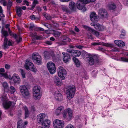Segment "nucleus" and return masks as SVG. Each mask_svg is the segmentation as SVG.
<instances>
[{"label":"nucleus","mask_w":128,"mask_h":128,"mask_svg":"<svg viewBox=\"0 0 128 128\" xmlns=\"http://www.w3.org/2000/svg\"><path fill=\"white\" fill-rule=\"evenodd\" d=\"M62 115L64 118L68 121L71 120L73 118L72 111L69 108L65 110Z\"/></svg>","instance_id":"f257e3e1"},{"label":"nucleus","mask_w":128,"mask_h":128,"mask_svg":"<svg viewBox=\"0 0 128 128\" xmlns=\"http://www.w3.org/2000/svg\"><path fill=\"white\" fill-rule=\"evenodd\" d=\"M40 89L39 86H35L33 88V96L34 98L36 100H38L41 98L42 95L40 93Z\"/></svg>","instance_id":"f03ea898"},{"label":"nucleus","mask_w":128,"mask_h":128,"mask_svg":"<svg viewBox=\"0 0 128 128\" xmlns=\"http://www.w3.org/2000/svg\"><path fill=\"white\" fill-rule=\"evenodd\" d=\"M76 90L75 86L74 85L69 86L66 91V94L68 98L70 100L74 96Z\"/></svg>","instance_id":"7ed1b4c3"},{"label":"nucleus","mask_w":128,"mask_h":128,"mask_svg":"<svg viewBox=\"0 0 128 128\" xmlns=\"http://www.w3.org/2000/svg\"><path fill=\"white\" fill-rule=\"evenodd\" d=\"M14 44V42L7 37H4L2 47L5 50L8 49L9 46H12Z\"/></svg>","instance_id":"20e7f679"},{"label":"nucleus","mask_w":128,"mask_h":128,"mask_svg":"<svg viewBox=\"0 0 128 128\" xmlns=\"http://www.w3.org/2000/svg\"><path fill=\"white\" fill-rule=\"evenodd\" d=\"M88 61L90 65H92L95 63H97L98 62V57L96 56L90 54H88Z\"/></svg>","instance_id":"39448f33"},{"label":"nucleus","mask_w":128,"mask_h":128,"mask_svg":"<svg viewBox=\"0 0 128 128\" xmlns=\"http://www.w3.org/2000/svg\"><path fill=\"white\" fill-rule=\"evenodd\" d=\"M24 67L26 70L29 69L34 72H36L37 70L33 64L30 62L29 60H26Z\"/></svg>","instance_id":"423d86ee"},{"label":"nucleus","mask_w":128,"mask_h":128,"mask_svg":"<svg viewBox=\"0 0 128 128\" xmlns=\"http://www.w3.org/2000/svg\"><path fill=\"white\" fill-rule=\"evenodd\" d=\"M64 124V121L58 119L55 120L53 122V126L54 128H63Z\"/></svg>","instance_id":"0eeeda50"},{"label":"nucleus","mask_w":128,"mask_h":128,"mask_svg":"<svg viewBox=\"0 0 128 128\" xmlns=\"http://www.w3.org/2000/svg\"><path fill=\"white\" fill-rule=\"evenodd\" d=\"M20 92L24 97L28 96L30 93L27 87L24 85H21L19 87Z\"/></svg>","instance_id":"6e6552de"},{"label":"nucleus","mask_w":128,"mask_h":128,"mask_svg":"<svg viewBox=\"0 0 128 128\" xmlns=\"http://www.w3.org/2000/svg\"><path fill=\"white\" fill-rule=\"evenodd\" d=\"M66 71L63 67L60 66L58 68V74L62 80L65 79V76L66 74Z\"/></svg>","instance_id":"1a4fd4ad"},{"label":"nucleus","mask_w":128,"mask_h":128,"mask_svg":"<svg viewBox=\"0 0 128 128\" xmlns=\"http://www.w3.org/2000/svg\"><path fill=\"white\" fill-rule=\"evenodd\" d=\"M48 118L47 115L44 113H41L38 115L37 116V120L38 122L40 124L43 123L44 121Z\"/></svg>","instance_id":"9d476101"},{"label":"nucleus","mask_w":128,"mask_h":128,"mask_svg":"<svg viewBox=\"0 0 128 128\" xmlns=\"http://www.w3.org/2000/svg\"><path fill=\"white\" fill-rule=\"evenodd\" d=\"M33 60L35 61L36 63L40 65L41 63V56L37 53H34L32 55Z\"/></svg>","instance_id":"9b49d317"},{"label":"nucleus","mask_w":128,"mask_h":128,"mask_svg":"<svg viewBox=\"0 0 128 128\" xmlns=\"http://www.w3.org/2000/svg\"><path fill=\"white\" fill-rule=\"evenodd\" d=\"M10 80H12L14 82L18 84H20V82L21 79L18 75L14 73L12 75V77H8Z\"/></svg>","instance_id":"f8f14e48"},{"label":"nucleus","mask_w":128,"mask_h":128,"mask_svg":"<svg viewBox=\"0 0 128 128\" xmlns=\"http://www.w3.org/2000/svg\"><path fill=\"white\" fill-rule=\"evenodd\" d=\"M47 67L51 74H53L55 72V66L54 63L52 62H48L47 64Z\"/></svg>","instance_id":"ddd939ff"},{"label":"nucleus","mask_w":128,"mask_h":128,"mask_svg":"<svg viewBox=\"0 0 128 128\" xmlns=\"http://www.w3.org/2000/svg\"><path fill=\"white\" fill-rule=\"evenodd\" d=\"M55 98L58 101H61L62 100V96L60 92L57 90H54L52 92Z\"/></svg>","instance_id":"4468645a"},{"label":"nucleus","mask_w":128,"mask_h":128,"mask_svg":"<svg viewBox=\"0 0 128 128\" xmlns=\"http://www.w3.org/2000/svg\"><path fill=\"white\" fill-rule=\"evenodd\" d=\"M2 100L3 101V104L4 108L6 109L9 108L11 105V102L8 101L7 98L6 96L5 98H3Z\"/></svg>","instance_id":"2eb2a0df"},{"label":"nucleus","mask_w":128,"mask_h":128,"mask_svg":"<svg viewBox=\"0 0 128 128\" xmlns=\"http://www.w3.org/2000/svg\"><path fill=\"white\" fill-rule=\"evenodd\" d=\"M83 26L84 28L86 29L87 30L91 32L96 37H98V36L99 34V32H98L87 26L83 25Z\"/></svg>","instance_id":"dca6fc26"},{"label":"nucleus","mask_w":128,"mask_h":128,"mask_svg":"<svg viewBox=\"0 0 128 128\" xmlns=\"http://www.w3.org/2000/svg\"><path fill=\"white\" fill-rule=\"evenodd\" d=\"M28 124V122H24L22 120H19L17 124V128H26V126Z\"/></svg>","instance_id":"f3484780"},{"label":"nucleus","mask_w":128,"mask_h":128,"mask_svg":"<svg viewBox=\"0 0 128 128\" xmlns=\"http://www.w3.org/2000/svg\"><path fill=\"white\" fill-rule=\"evenodd\" d=\"M98 14L99 16L102 18H106L107 16L108 13L105 9L101 8L100 9Z\"/></svg>","instance_id":"a211bd4d"},{"label":"nucleus","mask_w":128,"mask_h":128,"mask_svg":"<svg viewBox=\"0 0 128 128\" xmlns=\"http://www.w3.org/2000/svg\"><path fill=\"white\" fill-rule=\"evenodd\" d=\"M120 10L117 7L116 3H112V15L116 16L119 12Z\"/></svg>","instance_id":"6ab92c4d"},{"label":"nucleus","mask_w":128,"mask_h":128,"mask_svg":"<svg viewBox=\"0 0 128 128\" xmlns=\"http://www.w3.org/2000/svg\"><path fill=\"white\" fill-rule=\"evenodd\" d=\"M54 83L58 86H60L62 84V81L60 80L56 76H54Z\"/></svg>","instance_id":"aec40b11"},{"label":"nucleus","mask_w":128,"mask_h":128,"mask_svg":"<svg viewBox=\"0 0 128 128\" xmlns=\"http://www.w3.org/2000/svg\"><path fill=\"white\" fill-rule=\"evenodd\" d=\"M115 44L119 47L125 46V44L123 41L120 40H116L114 41Z\"/></svg>","instance_id":"412c9836"},{"label":"nucleus","mask_w":128,"mask_h":128,"mask_svg":"<svg viewBox=\"0 0 128 128\" xmlns=\"http://www.w3.org/2000/svg\"><path fill=\"white\" fill-rule=\"evenodd\" d=\"M44 126L45 128H48L50 126V121L46 119L44 121L43 123H41Z\"/></svg>","instance_id":"4be33fe9"},{"label":"nucleus","mask_w":128,"mask_h":128,"mask_svg":"<svg viewBox=\"0 0 128 128\" xmlns=\"http://www.w3.org/2000/svg\"><path fill=\"white\" fill-rule=\"evenodd\" d=\"M64 109V108L63 106H61L58 107L54 112V114L57 116L60 115L62 113Z\"/></svg>","instance_id":"5701e85b"},{"label":"nucleus","mask_w":128,"mask_h":128,"mask_svg":"<svg viewBox=\"0 0 128 128\" xmlns=\"http://www.w3.org/2000/svg\"><path fill=\"white\" fill-rule=\"evenodd\" d=\"M98 19V17L95 12H92L90 15V19L92 21H97Z\"/></svg>","instance_id":"b1692460"},{"label":"nucleus","mask_w":128,"mask_h":128,"mask_svg":"<svg viewBox=\"0 0 128 128\" xmlns=\"http://www.w3.org/2000/svg\"><path fill=\"white\" fill-rule=\"evenodd\" d=\"M62 54L63 55V61L66 63L68 61L69 59L70 58V56L69 55L65 54L64 52H63Z\"/></svg>","instance_id":"393cba45"},{"label":"nucleus","mask_w":128,"mask_h":128,"mask_svg":"<svg viewBox=\"0 0 128 128\" xmlns=\"http://www.w3.org/2000/svg\"><path fill=\"white\" fill-rule=\"evenodd\" d=\"M85 5L78 0L77 3V7L78 9L82 10L84 8Z\"/></svg>","instance_id":"a878e982"},{"label":"nucleus","mask_w":128,"mask_h":128,"mask_svg":"<svg viewBox=\"0 0 128 128\" xmlns=\"http://www.w3.org/2000/svg\"><path fill=\"white\" fill-rule=\"evenodd\" d=\"M81 52L78 50H73L72 54L71 55L74 57H76L79 56L81 54Z\"/></svg>","instance_id":"bb28decb"},{"label":"nucleus","mask_w":128,"mask_h":128,"mask_svg":"<svg viewBox=\"0 0 128 128\" xmlns=\"http://www.w3.org/2000/svg\"><path fill=\"white\" fill-rule=\"evenodd\" d=\"M92 44L94 45H102V44L100 42H94ZM102 45L104 46L109 47H111L112 46V44H110L103 43Z\"/></svg>","instance_id":"cd10ccee"},{"label":"nucleus","mask_w":128,"mask_h":128,"mask_svg":"<svg viewBox=\"0 0 128 128\" xmlns=\"http://www.w3.org/2000/svg\"><path fill=\"white\" fill-rule=\"evenodd\" d=\"M105 28L104 26H101L99 24H97V25L95 26V28L100 31H103Z\"/></svg>","instance_id":"c85d7f7f"},{"label":"nucleus","mask_w":128,"mask_h":128,"mask_svg":"<svg viewBox=\"0 0 128 128\" xmlns=\"http://www.w3.org/2000/svg\"><path fill=\"white\" fill-rule=\"evenodd\" d=\"M23 108L25 111V118H26L29 116V111L28 108L26 106H24L23 107Z\"/></svg>","instance_id":"c756f323"},{"label":"nucleus","mask_w":128,"mask_h":128,"mask_svg":"<svg viewBox=\"0 0 128 128\" xmlns=\"http://www.w3.org/2000/svg\"><path fill=\"white\" fill-rule=\"evenodd\" d=\"M76 4L73 2H71L69 3V7L71 10H73L75 8Z\"/></svg>","instance_id":"7c9ffc66"},{"label":"nucleus","mask_w":128,"mask_h":128,"mask_svg":"<svg viewBox=\"0 0 128 128\" xmlns=\"http://www.w3.org/2000/svg\"><path fill=\"white\" fill-rule=\"evenodd\" d=\"M72 60L77 67H78L80 66V63L78 59L75 57H73Z\"/></svg>","instance_id":"2f4dec72"},{"label":"nucleus","mask_w":128,"mask_h":128,"mask_svg":"<svg viewBox=\"0 0 128 128\" xmlns=\"http://www.w3.org/2000/svg\"><path fill=\"white\" fill-rule=\"evenodd\" d=\"M30 35L33 39H40V37L37 36L36 33L35 32L33 33H31Z\"/></svg>","instance_id":"473e14b6"},{"label":"nucleus","mask_w":128,"mask_h":128,"mask_svg":"<svg viewBox=\"0 0 128 128\" xmlns=\"http://www.w3.org/2000/svg\"><path fill=\"white\" fill-rule=\"evenodd\" d=\"M22 11L21 7H18L16 8V13L19 16H20L22 15L21 12Z\"/></svg>","instance_id":"72a5a7b5"},{"label":"nucleus","mask_w":128,"mask_h":128,"mask_svg":"<svg viewBox=\"0 0 128 128\" xmlns=\"http://www.w3.org/2000/svg\"><path fill=\"white\" fill-rule=\"evenodd\" d=\"M44 53V56L46 58H49L50 56V52L46 51H45Z\"/></svg>","instance_id":"f704fd0d"},{"label":"nucleus","mask_w":128,"mask_h":128,"mask_svg":"<svg viewBox=\"0 0 128 128\" xmlns=\"http://www.w3.org/2000/svg\"><path fill=\"white\" fill-rule=\"evenodd\" d=\"M61 32L58 31H54L53 34L54 36L56 37H59L61 34Z\"/></svg>","instance_id":"c9c22d12"},{"label":"nucleus","mask_w":128,"mask_h":128,"mask_svg":"<svg viewBox=\"0 0 128 128\" xmlns=\"http://www.w3.org/2000/svg\"><path fill=\"white\" fill-rule=\"evenodd\" d=\"M1 32L2 35L4 36V37H6L9 35L8 32L7 31L2 30Z\"/></svg>","instance_id":"e433bc0d"},{"label":"nucleus","mask_w":128,"mask_h":128,"mask_svg":"<svg viewBox=\"0 0 128 128\" xmlns=\"http://www.w3.org/2000/svg\"><path fill=\"white\" fill-rule=\"evenodd\" d=\"M126 34L125 31L124 30H122L121 34L120 35V38L121 39L124 38Z\"/></svg>","instance_id":"4c0bfd02"},{"label":"nucleus","mask_w":128,"mask_h":128,"mask_svg":"<svg viewBox=\"0 0 128 128\" xmlns=\"http://www.w3.org/2000/svg\"><path fill=\"white\" fill-rule=\"evenodd\" d=\"M32 3V5L31 8L30 9V10H32L35 7L36 4L38 3V1L36 0H34Z\"/></svg>","instance_id":"58836bf2"},{"label":"nucleus","mask_w":128,"mask_h":128,"mask_svg":"<svg viewBox=\"0 0 128 128\" xmlns=\"http://www.w3.org/2000/svg\"><path fill=\"white\" fill-rule=\"evenodd\" d=\"M10 91L11 94H13L16 91V89L12 86H11L10 87Z\"/></svg>","instance_id":"ea45409f"},{"label":"nucleus","mask_w":128,"mask_h":128,"mask_svg":"<svg viewBox=\"0 0 128 128\" xmlns=\"http://www.w3.org/2000/svg\"><path fill=\"white\" fill-rule=\"evenodd\" d=\"M9 33L11 36L14 38L16 39H17V35L16 34H13L12 31L9 32Z\"/></svg>","instance_id":"a19ab883"},{"label":"nucleus","mask_w":128,"mask_h":128,"mask_svg":"<svg viewBox=\"0 0 128 128\" xmlns=\"http://www.w3.org/2000/svg\"><path fill=\"white\" fill-rule=\"evenodd\" d=\"M20 73L22 78H26V73L22 69H20Z\"/></svg>","instance_id":"79ce46f5"},{"label":"nucleus","mask_w":128,"mask_h":128,"mask_svg":"<svg viewBox=\"0 0 128 128\" xmlns=\"http://www.w3.org/2000/svg\"><path fill=\"white\" fill-rule=\"evenodd\" d=\"M121 61L128 62V58L124 57H122L120 58Z\"/></svg>","instance_id":"37998d69"},{"label":"nucleus","mask_w":128,"mask_h":128,"mask_svg":"<svg viewBox=\"0 0 128 128\" xmlns=\"http://www.w3.org/2000/svg\"><path fill=\"white\" fill-rule=\"evenodd\" d=\"M0 76L6 78H8V75L6 73H0Z\"/></svg>","instance_id":"c03bdc74"},{"label":"nucleus","mask_w":128,"mask_h":128,"mask_svg":"<svg viewBox=\"0 0 128 128\" xmlns=\"http://www.w3.org/2000/svg\"><path fill=\"white\" fill-rule=\"evenodd\" d=\"M2 85L4 89H6L8 88V86L7 82H4L2 83Z\"/></svg>","instance_id":"a18cd8bd"},{"label":"nucleus","mask_w":128,"mask_h":128,"mask_svg":"<svg viewBox=\"0 0 128 128\" xmlns=\"http://www.w3.org/2000/svg\"><path fill=\"white\" fill-rule=\"evenodd\" d=\"M12 5V2L11 1H9L7 5V9L8 10H10V7Z\"/></svg>","instance_id":"49530a36"},{"label":"nucleus","mask_w":128,"mask_h":128,"mask_svg":"<svg viewBox=\"0 0 128 128\" xmlns=\"http://www.w3.org/2000/svg\"><path fill=\"white\" fill-rule=\"evenodd\" d=\"M84 5L85 4H88V0H78Z\"/></svg>","instance_id":"de8ad7c7"},{"label":"nucleus","mask_w":128,"mask_h":128,"mask_svg":"<svg viewBox=\"0 0 128 128\" xmlns=\"http://www.w3.org/2000/svg\"><path fill=\"white\" fill-rule=\"evenodd\" d=\"M64 128H74V126L71 124H68Z\"/></svg>","instance_id":"09e8293b"},{"label":"nucleus","mask_w":128,"mask_h":128,"mask_svg":"<svg viewBox=\"0 0 128 128\" xmlns=\"http://www.w3.org/2000/svg\"><path fill=\"white\" fill-rule=\"evenodd\" d=\"M30 18L32 20H36L38 19V18L36 17L34 15H32L30 16Z\"/></svg>","instance_id":"8fccbe9b"},{"label":"nucleus","mask_w":128,"mask_h":128,"mask_svg":"<svg viewBox=\"0 0 128 128\" xmlns=\"http://www.w3.org/2000/svg\"><path fill=\"white\" fill-rule=\"evenodd\" d=\"M62 8L64 11L68 12V8L66 6H62Z\"/></svg>","instance_id":"3c124183"},{"label":"nucleus","mask_w":128,"mask_h":128,"mask_svg":"<svg viewBox=\"0 0 128 128\" xmlns=\"http://www.w3.org/2000/svg\"><path fill=\"white\" fill-rule=\"evenodd\" d=\"M17 39H16V40L18 42H19L22 40V38L19 36H18L17 35Z\"/></svg>","instance_id":"603ef678"},{"label":"nucleus","mask_w":128,"mask_h":128,"mask_svg":"<svg viewBox=\"0 0 128 128\" xmlns=\"http://www.w3.org/2000/svg\"><path fill=\"white\" fill-rule=\"evenodd\" d=\"M87 35L88 38L91 39H92L93 38L92 35L90 34L89 33H87Z\"/></svg>","instance_id":"864d4df0"},{"label":"nucleus","mask_w":128,"mask_h":128,"mask_svg":"<svg viewBox=\"0 0 128 128\" xmlns=\"http://www.w3.org/2000/svg\"><path fill=\"white\" fill-rule=\"evenodd\" d=\"M108 8L109 10H111L112 8V3L108 4Z\"/></svg>","instance_id":"5fc2aeb1"},{"label":"nucleus","mask_w":128,"mask_h":128,"mask_svg":"<svg viewBox=\"0 0 128 128\" xmlns=\"http://www.w3.org/2000/svg\"><path fill=\"white\" fill-rule=\"evenodd\" d=\"M24 5L26 4L27 6H28L29 5V3L28 1L26 0H24L23 2Z\"/></svg>","instance_id":"6e6d98bb"},{"label":"nucleus","mask_w":128,"mask_h":128,"mask_svg":"<svg viewBox=\"0 0 128 128\" xmlns=\"http://www.w3.org/2000/svg\"><path fill=\"white\" fill-rule=\"evenodd\" d=\"M119 51V50L118 48H114L112 49L113 52H118Z\"/></svg>","instance_id":"4d7b16f0"},{"label":"nucleus","mask_w":128,"mask_h":128,"mask_svg":"<svg viewBox=\"0 0 128 128\" xmlns=\"http://www.w3.org/2000/svg\"><path fill=\"white\" fill-rule=\"evenodd\" d=\"M5 67L6 69H8L10 68V66L9 65L6 64L5 66Z\"/></svg>","instance_id":"13d9d810"},{"label":"nucleus","mask_w":128,"mask_h":128,"mask_svg":"<svg viewBox=\"0 0 128 128\" xmlns=\"http://www.w3.org/2000/svg\"><path fill=\"white\" fill-rule=\"evenodd\" d=\"M76 47L78 48L82 49L83 46L80 45H76Z\"/></svg>","instance_id":"bf43d9fd"},{"label":"nucleus","mask_w":128,"mask_h":128,"mask_svg":"<svg viewBox=\"0 0 128 128\" xmlns=\"http://www.w3.org/2000/svg\"><path fill=\"white\" fill-rule=\"evenodd\" d=\"M4 72V70L3 68H1L0 69V73H3L2 72Z\"/></svg>","instance_id":"052dcab7"},{"label":"nucleus","mask_w":128,"mask_h":128,"mask_svg":"<svg viewBox=\"0 0 128 128\" xmlns=\"http://www.w3.org/2000/svg\"><path fill=\"white\" fill-rule=\"evenodd\" d=\"M90 25L92 26H94V28H95V26L97 25V24H96L94 22H93L91 23Z\"/></svg>","instance_id":"680f3d73"},{"label":"nucleus","mask_w":128,"mask_h":128,"mask_svg":"<svg viewBox=\"0 0 128 128\" xmlns=\"http://www.w3.org/2000/svg\"><path fill=\"white\" fill-rule=\"evenodd\" d=\"M67 51L68 52L70 53L71 54H72L73 50H72L70 49H68L67 50Z\"/></svg>","instance_id":"e2e57ef3"},{"label":"nucleus","mask_w":128,"mask_h":128,"mask_svg":"<svg viewBox=\"0 0 128 128\" xmlns=\"http://www.w3.org/2000/svg\"><path fill=\"white\" fill-rule=\"evenodd\" d=\"M46 42L47 44L49 45H51L52 44V42L50 41H46Z\"/></svg>","instance_id":"0e129e2a"},{"label":"nucleus","mask_w":128,"mask_h":128,"mask_svg":"<svg viewBox=\"0 0 128 128\" xmlns=\"http://www.w3.org/2000/svg\"><path fill=\"white\" fill-rule=\"evenodd\" d=\"M74 30L76 32H78L80 31L79 29L76 26H75Z\"/></svg>","instance_id":"69168bd1"},{"label":"nucleus","mask_w":128,"mask_h":128,"mask_svg":"<svg viewBox=\"0 0 128 128\" xmlns=\"http://www.w3.org/2000/svg\"><path fill=\"white\" fill-rule=\"evenodd\" d=\"M3 12L0 13V17L1 18H4V15L3 14Z\"/></svg>","instance_id":"338daca9"},{"label":"nucleus","mask_w":128,"mask_h":128,"mask_svg":"<svg viewBox=\"0 0 128 128\" xmlns=\"http://www.w3.org/2000/svg\"><path fill=\"white\" fill-rule=\"evenodd\" d=\"M1 3L3 4V5L4 6H6V2L5 1H2V3Z\"/></svg>","instance_id":"774afa93"}]
</instances>
